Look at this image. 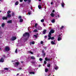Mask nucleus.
<instances>
[{
	"mask_svg": "<svg viewBox=\"0 0 76 76\" xmlns=\"http://www.w3.org/2000/svg\"><path fill=\"white\" fill-rule=\"evenodd\" d=\"M54 32V31L53 30H51L49 34L48 37L49 38H48V39H54V37H53L51 38V33H53Z\"/></svg>",
	"mask_w": 76,
	"mask_h": 76,
	"instance_id": "f257e3e1",
	"label": "nucleus"
},
{
	"mask_svg": "<svg viewBox=\"0 0 76 76\" xmlns=\"http://www.w3.org/2000/svg\"><path fill=\"white\" fill-rule=\"evenodd\" d=\"M5 58V56L4 55V56L3 58H1L0 59V62H2L3 63L4 62V59Z\"/></svg>",
	"mask_w": 76,
	"mask_h": 76,
	"instance_id": "f03ea898",
	"label": "nucleus"
},
{
	"mask_svg": "<svg viewBox=\"0 0 76 76\" xmlns=\"http://www.w3.org/2000/svg\"><path fill=\"white\" fill-rule=\"evenodd\" d=\"M10 50V48L8 46H7L5 47V51H8Z\"/></svg>",
	"mask_w": 76,
	"mask_h": 76,
	"instance_id": "7ed1b4c3",
	"label": "nucleus"
},
{
	"mask_svg": "<svg viewBox=\"0 0 76 76\" xmlns=\"http://www.w3.org/2000/svg\"><path fill=\"white\" fill-rule=\"evenodd\" d=\"M27 36V37H29V33H26L23 35V37H26Z\"/></svg>",
	"mask_w": 76,
	"mask_h": 76,
	"instance_id": "20e7f679",
	"label": "nucleus"
},
{
	"mask_svg": "<svg viewBox=\"0 0 76 76\" xmlns=\"http://www.w3.org/2000/svg\"><path fill=\"white\" fill-rule=\"evenodd\" d=\"M17 38L16 37H13L11 38L12 41H15V39H16Z\"/></svg>",
	"mask_w": 76,
	"mask_h": 76,
	"instance_id": "39448f33",
	"label": "nucleus"
},
{
	"mask_svg": "<svg viewBox=\"0 0 76 76\" xmlns=\"http://www.w3.org/2000/svg\"><path fill=\"white\" fill-rule=\"evenodd\" d=\"M19 62H16L15 64V67H17L19 65Z\"/></svg>",
	"mask_w": 76,
	"mask_h": 76,
	"instance_id": "423d86ee",
	"label": "nucleus"
},
{
	"mask_svg": "<svg viewBox=\"0 0 76 76\" xmlns=\"http://www.w3.org/2000/svg\"><path fill=\"white\" fill-rule=\"evenodd\" d=\"M45 60H46V61H50V58H45Z\"/></svg>",
	"mask_w": 76,
	"mask_h": 76,
	"instance_id": "0eeeda50",
	"label": "nucleus"
},
{
	"mask_svg": "<svg viewBox=\"0 0 76 76\" xmlns=\"http://www.w3.org/2000/svg\"><path fill=\"white\" fill-rule=\"evenodd\" d=\"M65 5V4L63 2V1H62V3H61V6L63 7H64V6Z\"/></svg>",
	"mask_w": 76,
	"mask_h": 76,
	"instance_id": "6e6552de",
	"label": "nucleus"
},
{
	"mask_svg": "<svg viewBox=\"0 0 76 76\" xmlns=\"http://www.w3.org/2000/svg\"><path fill=\"white\" fill-rule=\"evenodd\" d=\"M51 44L52 45H54L55 44V41H54V42L53 41H52L51 42Z\"/></svg>",
	"mask_w": 76,
	"mask_h": 76,
	"instance_id": "1a4fd4ad",
	"label": "nucleus"
},
{
	"mask_svg": "<svg viewBox=\"0 0 76 76\" xmlns=\"http://www.w3.org/2000/svg\"><path fill=\"white\" fill-rule=\"evenodd\" d=\"M11 17V14H8L7 15V18H10Z\"/></svg>",
	"mask_w": 76,
	"mask_h": 76,
	"instance_id": "9d476101",
	"label": "nucleus"
},
{
	"mask_svg": "<svg viewBox=\"0 0 76 76\" xmlns=\"http://www.w3.org/2000/svg\"><path fill=\"white\" fill-rule=\"evenodd\" d=\"M35 44V42H34V41H33L31 42H30V45H32V44Z\"/></svg>",
	"mask_w": 76,
	"mask_h": 76,
	"instance_id": "9b49d317",
	"label": "nucleus"
},
{
	"mask_svg": "<svg viewBox=\"0 0 76 76\" xmlns=\"http://www.w3.org/2000/svg\"><path fill=\"white\" fill-rule=\"evenodd\" d=\"M50 16H51L52 17H54V14L52 12L50 14Z\"/></svg>",
	"mask_w": 76,
	"mask_h": 76,
	"instance_id": "f8f14e48",
	"label": "nucleus"
},
{
	"mask_svg": "<svg viewBox=\"0 0 76 76\" xmlns=\"http://www.w3.org/2000/svg\"><path fill=\"white\" fill-rule=\"evenodd\" d=\"M19 4V2L18 1H16L15 2V5H16V6H17V5H18Z\"/></svg>",
	"mask_w": 76,
	"mask_h": 76,
	"instance_id": "ddd939ff",
	"label": "nucleus"
},
{
	"mask_svg": "<svg viewBox=\"0 0 76 76\" xmlns=\"http://www.w3.org/2000/svg\"><path fill=\"white\" fill-rule=\"evenodd\" d=\"M7 18V17H3L2 18V19L3 20H6Z\"/></svg>",
	"mask_w": 76,
	"mask_h": 76,
	"instance_id": "4468645a",
	"label": "nucleus"
},
{
	"mask_svg": "<svg viewBox=\"0 0 76 76\" xmlns=\"http://www.w3.org/2000/svg\"><path fill=\"white\" fill-rule=\"evenodd\" d=\"M60 40H61V38L60 37H59L58 39V40L59 41H60Z\"/></svg>",
	"mask_w": 76,
	"mask_h": 76,
	"instance_id": "2eb2a0df",
	"label": "nucleus"
},
{
	"mask_svg": "<svg viewBox=\"0 0 76 76\" xmlns=\"http://www.w3.org/2000/svg\"><path fill=\"white\" fill-rule=\"evenodd\" d=\"M12 20H9L7 22V23H12Z\"/></svg>",
	"mask_w": 76,
	"mask_h": 76,
	"instance_id": "dca6fc26",
	"label": "nucleus"
},
{
	"mask_svg": "<svg viewBox=\"0 0 76 76\" xmlns=\"http://www.w3.org/2000/svg\"><path fill=\"white\" fill-rule=\"evenodd\" d=\"M38 30H37V29H35L33 31V32H38Z\"/></svg>",
	"mask_w": 76,
	"mask_h": 76,
	"instance_id": "f3484780",
	"label": "nucleus"
},
{
	"mask_svg": "<svg viewBox=\"0 0 76 76\" xmlns=\"http://www.w3.org/2000/svg\"><path fill=\"white\" fill-rule=\"evenodd\" d=\"M38 30H41V29H42V28L40 26H39L38 28Z\"/></svg>",
	"mask_w": 76,
	"mask_h": 76,
	"instance_id": "a211bd4d",
	"label": "nucleus"
},
{
	"mask_svg": "<svg viewBox=\"0 0 76 76\" xmlns=\"http://www.w3.org/2000/svg\"><path fill=\"white\" fill-rule=\"evenodd\" d=\"M51 22L52 23H54L55 22V19H52L51 20Z\"/></svg>",
	"mask_w": 76,
	"mask_h": 76,
	"instance_id": "6ab92c4d",
	"label": "nucleus"
},
{
	"mask_svg": "<svg viewBox=\"0 0 76 76\" xmlns=\"http://www.w3.org/2000/svg\"><path fill=\"white\" fill-rule=\"evenodd\" d=\"M38 7L39 9H41V5H39L38 6Z\"/></svg>",
	"mask_w": 76,
	"mask_h": 76,
	"instance_id": "aec40b11",
	"label": "nucleus"
},
{
	"mask_svg": "<svg viewBox=\"0 0 76 76\" xmlns=\"http://www.w3.org/2000/svg\"><path fill=\"white\" fill-rule=\"evenodd\" d=\"M23 19L22 18H20V22H22V21H23Z\"/></svg>",
	"mask_w": 76,
	"mask_h": 76,
	"instance_id": "412c9836",
	"label": "nucleus"
},
{
	"mask_svg": "<svg viewBox=\"0 0 76 76\" xmlns=\"http://www.w3.org/2000/svg\"><path fill=\"white\" fill-rule=\"evenodd\" d=\"M58 69V67L57 66H56V67H55V70H57Z\"/></svg>",
	"mask_w": 76,
	"mask_h": 76,
	"instance_id": "4be33fe9",
	"label": "nucleus"
},
{
	"mask_svg": "<svg viewBox=\"0 0 76 76\" xmlns=\"http://www.w3.org/2000/svg\"><path fill=\"white\" fill-rule=\"evenodd\" d=\"M4 25H5V24L4 23H2V24L1 27H3L4 26Z\"/></svg>",
	"mask_w": 76,
	"mask_h": 76,
	"instance_id": "5701e85b",
	"label": "nucleus"
},
{
	"mask_svg": "<svg viewBox=\"0 0 76 76\" xmlns=\"http://www.w3.org/2000/svg\"><path fill=\"white\" fill-rule=\"evenodd\" d=\"M45 32H46V30H45L43 31V34H45Z\"/></svg>",
	"mask_w": 76,
	"mask_h": 76,
	"instance_id": "b1692460",
	"label": "nucleus"
},
{
	"mask_svg": "<svg viewBox=\"0 0 76 76\" xmlns=\"http://www.w3.org/2000/svg\"><path fill=\"white\" fill-rule=\"evenodd\" d=\"M48 71V69L47 68L45 69V72H47Z\"/></svg>",
	"mask_w": 76,
	"mask_h": 76,
	"instance_id": "393cba45",
	"label": "nucleus"
},
{
	"mask_svg": "<svg viewBox=\"0 0 76 76\" xmlns=\"http://www.w3.org/2000/svg\"><path fill=\"white\" fill-rule=\"evenodd\" d=\"M4 69L6 70H9V68H4Z\"/></svg>",
	"mask_w": 76,
	"mask_h": 76,
	"instance_id": "a878e982",
	"label": "nucleus"
},
{
	"mask_svg": "<svg viewBox=\"0 0 76 76\" xmlns=\"http://www.w3.org/2000/svg\"><path fill=\"white\" fill-rule=\"evenodd\" d=\"M35 73L34 72H30V74H34Z\"/></svg>",
	"mask_w": 76,
	"mask_h": 76,
	"instance_id": "bb28decb",
	"label": "nucleus"
},
{
	"mask_svg": "<svg viewBox=\"0 0 76 76\" xmlns=\"http://www.w3.org/2000/svg\"><path fill=\"white\" fill-rule=\"evenodd\" d=\"M11 13V11H9L7 12V13L8 14H9V13Z\"/></svg>",
	"mask_w": 76,
	"mask_h": 76,
	"instance_id": "cd10ccee",
	"label": "nucleus"
},
{
	"mask_svg": "<svg viewBox=\"0 0 76 76\" xmlns=\"http://www.w3.org/2000/svg\"><path fill=\"white\" fill-rule=\"evenodd\" d=\"M15 53H18V50H17V49H16L15 50Z\"/></svg>",
	"mask_w": 76,
	"mask_h": 76,
	"instance_id": "c85d7f7f",
	"label": "nucleus"
},
{
	"mask_svg": "<svg viewBox=\"0 0 76 76\" xmlns=\"http://www.w3.org/2000/svg\"><path fill=\"white\" fill-rule=\"evenodd\" d=\"M31 59H35V57H34V56H32L31 57Z\"/></svg>",
	"mask_w": 76,
	"mask_h": 76,
	"instance_id": "c756f323",
	"label": "nucleus"
},
{
	"mask_svg": "<svg viewBox=\"0 0 76 76\" xmlns=\"http://www.w3.org/2000/svg\"><path fill=\"white\" fill-rule=\"evenodd\" d=\"M41 22H44V19L41 20Z\"/></svg>",
	"mask_w": 76,
	"mask_h": 76,
	"instance_id": "7c9ffc66",
	"label": "nucleus"
},
{
	"mask_svg": "<svg viewBox=\"0 0 76 76\" xmlns=\"http://www.w3.org/2000/svg\"><path fill=\"white\" fill-rule=\"evenodd\" d=\"M3 34V32L2 31H0V35H2Z\"/></svg>",
	"mask_w": 76,
	"mask_h": 76,
	"instance_id": "2f4dec72",
	"label": "nucleus"
},
{
	"mask_svg": "<svg viewBox=\"0 0 76 76\" xmlns=\"http://www.w3.org/2000/svg\"><path fill=\"white\" fill-rule=\"evenodd\" d=\"M34 38H37V35H34Z\"/></svg>",
	"mask_w": 76,
	"mask_h": 76,
	"instance_id": "473e14b6",
	"label": "nucleus"
},
{
	"mask_svg": "<svg viewBox=\"0 0 76 76\" xmlns=\"http://www.w3.org/2000/svg\"><path fill=\"white\" fill-rule=\"evenodd\" d=\"M38 25V24L37 23H36L35 25V27L36 28H37V26Z\"/></svg>",
	"mask_w": 76,
	"mask_h": 76,
	"instance_id": "72a5a7b5",
	"label": "nucleus"
},
{
	"mask_svg": "<svg viewBox=\"0 0 76 76\" xmlns=\"http://www.w3.org/2000/svg\"><path fill=\"white\" fill-rule=\"evenodd\" d=\"M44 63L45 64H47V61H44Z\"/></svg>",
	"mask_w": 76,
	"mask_h": 76,
	"instance_id": "f704fd0d",
	"label": "nucleus"
},
{
	"mask_svg": "<svg viewBox=\"0 0 76 76\" xmlns=\"http://www.w3.org/2000/svg\"><path fill=\"white\" fill-rule=\"evenodd\" d=\"M31 12H29L28 13V14L29 15H31Z\"/></svg>",
	"mask_w": 76,
	"mask_h": 76,
	"instance_id": "c9c22d12",
	"label": "nucleus"
},
{
	"mask_svg": "<svg viewBox=\"0 0 76 76\" xmlns=\"http://www.w3.org/2000/svg\"><path fill=\"white\" fill-rule=\"evenodd\" d=\"M27 1H28V3H31V0H28Z\"/></svg>",
	"mask_w": 76,
	"mask_h": 76,
	"instance_id": "e433bc0d",
	"label": "nucleus"
},
{
	"mask_svg": "<svg viewBox=\"0 0 76 76\" xmlns=\"http://www.w3.org/2000/svg\"><path fill=\"white\" fill-rule=\"evenodd\" d=\"M47 66H48V67H50V64H48L47 65Z\"/></svg>",
	"mask_w": 76,
	"mask_h": 76,
	"instance_id": "4c0bfd02",
	"label": "nucleus"
},
{
	"mask_svg": "<svg viewBox=\"0 0 76 76\" xmlns=\"http://www.w3.org/2000/svg\"><path fill=\"white\" fill-rule=\"evenodd\" d=\"M40 61H42V59L41 58H40L39 59Z\"/></svg>",
	"mask_w": 76,
	"mask_h": 76,
	"instance_id": "58836bf2",
	"label": "nucleus"
},
{
	"mask_svg": "<svg viewBox=\"0 0 76 76\" xmlns=\"http://www.w3.org/2000/svg\"><path fill=\"white\" fill-rule=\"evenodd\" d=\"M58 17V18H59L60 17V16L59 15H57V16H56V17Z\"/></svg>",
	"mask_w": 76,
	"mask_h": 76,
	"instance_id": "ea45409f",
	"label": "nucleus"
},
{
	"mask_svg": "<svg viewBox=\"0 0 76 76\" xmlns=\"http://www.w3.org/2000/svg\"><path fill=\"white\" fill-rule=\"evenodd\" d=\"M12 15L13 16H14V15H15V14H14V13L13 12L12 13Z\"/></svg>",
	"mask_w": 76,
	"mask_h": 76,
	"instance_id": "a19ab883",
	"label": "nucleus"
},
{
	"mask_svg": "<svg viewBox=\"0 0 76 76\" xmlns=\"http://www.w3.org/2000/svg\"><path fill=\"white\" fill-rule=\"evenodd\" d=\"M41 44H43V42L42 41L41 42Z\"/></svg>",
	"mask_w": 76,
	"mask_h": 76,
	"instance_id": "79ce46f5",
	"label": "nucleus"
},
{
	"mask_svg": "<svg viewBox=\"0 0 76 76\" xmlns=\"http://www.w3.org/2000/svg\"><path fill=\"white\" fill-rule=\"evenodd\" d=\"M29 53H31V54H33V53L32 52H30Z\"/></svg>",
	"mask_w": 76,
	"mask_h": 76,
	"instance_id": "37998d69",
	"label": "nucleus"
},
{
	"mask_svg": "<svg viewBox=\"0 0 76 76\" xmlns=\"http://www.w3.org/2000/svg\"><path fill=\"white\" fill-rule=\"evenodd\" d=\"M29 69H31V66H29L28 68Z\"/></svg>",
	"mask_w": 76,
	"mask_h": 76,
	"instance_id": "c03bdc74",
	"label": "nucleus"
},
{
	"mask_svg": "<svg viewBox=\"0 0 76 76\" xmlns=\"http://www.w3.org/2000/svg\"><path fill=\"white\" fill-rule=\"evenodd\" d=\"M64 28V26H62L61 27V29H62V28Z\"/></svg>",
	"mask_w": 76,
	"mask_h": 76,
	"instance_id": "a18cd8bd",
	"label": "nucleus"
},
{
	"mask_svg": "<svg viewBox=\"0 0 76 76\" xmlns=\"http://www.w3.org/2000/svg\"><path fill=\"white\" fill-rule=\"evenodd\" d=\"M20 2H22L23 1V0H20Z\"/></svg>",
	"mask_w": 76,
	"mask_h": 76,
	"instance_id": "49530a36",
	"label": "nucleus"
},
{
	"mask_svg": "<svg viewBox=\"0 0 76 76\" xmlns=\"http://www.w3.org/2000/svg\"><path fill=\"white\" fill-rule=\"evenodd\" d=\"M53 4V2H51V4Z\"/></svg>",
	"mask_w": 76,
	"mask_h": 76,
	"instance_id": "de8ad7c7",
	"label": "nucleus"
},
{
	"mask_svg": "<svg viewBox=\"0 0 76 76\" xmlns=\"http://www.w3.org/2000/svg\"><path fill=\"white\" fill-rule=\"evenodd\" d=\"M28 0H24V1L25 2L27 1Z\"/></svg>",
	"mask_w": 76,
	"mask_h": 76,
	"instance_id": "09e8293b",
	"label": "nucleus"
},
{
	"mask_svg": "<svg viewBox=\"0 0 76 76\" xmlns=\"http://www.w3.org/2000/svg\"><path fill=\"white\" fill-rule=\"evenodd\" d=\"M19 70H22V68H19Z\"/></svg>",
	"mask_w": 76,
	"mask_h": 76,
	"instance_id": "8fccbe9b",
	"label": "nucleus"
},
{
	"mask_svg": "<svg viewBox=\"0 0 76 76\" xmlns=\"http://www.w3.org/2000/svg\"><path fill=\"white\" fill-rule=\"evenodd\" d=\"M19 18L20 19V18H21V16H19Z\"/></svg>",
	"mask_w": 76,
	"mask_h": 76,
	"instance_id": "3c124183",
	"label": "nucleus"
},
{
	"mask_svg": "<svg viewBox=\"0 0 76 76\" xmlns=\"http://www.w3.org/2000/svg\"><path fill=\"white\" fill-rule=\"evenodd\" d=\"M55 12V11H54V10H53V11H52V12Z\"/></svg>",
	"mask_w": 76,
	"mask_h": 76,
	"instance_id": "603ef678",
	"label": "nucleus"
},
{
	"mask_svg": "<svg viewBox=\"0 0 76 76\" xmlns=\"http://www.w3.org/2000/svg\"><path fill=\"white\" fill-rule=\"evenodd\" d=\"M45 53H43V56H45Z\"/></svg>",
	"mask_w": 76,
	"mask_h": 76,
	"instance_id": "864d4df0",
	"label": "nucleus"
},
{
	"mask_svg": "<svg viewBox=\"0 0 76 76\" xmlns=\"http://www.w3.org/2000/svg\"><path fill=\"white\" fill-rule=\"evenodd\" d=\"M47 36H45V38H47Z\"/></svg>",
	"mask_w": 76,
	"mask_h": 76,
	"instance_id": "5fc2aeb1",
	"label": "nucleus"
},
{
	"mask_svg": "<svg viewBox=\"0 0 76 76\" xmlns=\"http://www.w3.org/2000/svg\"><path fill=\"white\" fill-rule=\"evenodd\" d=\"M21 62L22 63H23V61H21Z\"/></svg>",
	"mask_w": 76,
	"mask_h": 76,
	"instance_id": "6e6d98bb",
	"label": "nucleus"
},
{
	"mask_svg": "<svg viewBox=\"0 0 76 76\" xmlns=\"http://www.w3.org/2000/svg\"><path fill=\"white\" fill-rule=\"evenodd\" d=\"M39 1H41V0H38Z\"/></svg>",
	"mask_w": 76,
	"mask_h": 76,
	"instance_id": "4d7b16f0",
	"label": "nucleus"
},
{
	"mask_svg": "<svg viewBox=\"0 0 76 76\" xmlns=\"http://www.w3.org/2000/svg\"><path fill=\"white\" fill-rule=\"evenodd\" d=\"M1 11H0V13H1Z\"/></svg>",
	"mask_w": 76,
	"mask_h": 76,
	"instance_id": "13d9d810",
	"label": "nucleus"
},
{
	"mask_svg": "<svg viewBox=\"0 0 76 76\" xmlns=\"http://www.w3.org/2000/svg\"><path fill=\"white\" fill-rule=\"evenodd\" d=\"M17 75H19V74H17Z\"/></svg>",
	"mask_w": 76,
	"mask_h": 76,
	"instance_id": "bf43d9fd",
	"label": "nucleus"
},
{
	"mask_svg": "<svg viewBox=\"0 0 76 76\" xmlns=\"http://www.w3.org/2000/svg\"><path fill=\"white\" fill-rule=\"evenodd\" d=\"M43 52H44V51L43 50V51H42V52L43 53Z\"/></svg>",
	"mask_w": 76,
	"mask_h": 76,
	"instance_id": "052dcab7",
	"label": "nucleus"
},
{
	"mask_svg": "<svg viewBox=\"0 0 76 76\" xmlns=\"http://www.w3.org/2000/svg\"><path fill=\"white\" fill-rule=\"evenodd\" d=\"M1 0H0V1H1Z\"/></svg>",
	"mask_w": 76,
	"mask_h": 76,
	"instance_id": "680f3d73",
	"label": "nucleus"
},
{
	"mask_svg": "<svg viewBox=\"0 0 76 76\" xmlns=\"http://www.w3.org/2000/svg\"><path fill=\"white\" fill-rule=\"evenodd\" d=\"M43 66H44V65L43 64Z\"/></svg>",
	"mask_w": 76,
	"mask_h": 76,
	"instance_id": "e2e57ef3",
	"label": "nucleus"
},
{
	"mask_svg": "<svg viewBox=\"0 0 76 76\" xmlns=\"http://www.w3.org/2000/svg\"><path fill=\"white\" fill-rule=\"evenodd\" d=\"M41 66V65H39V66Z\"/></svg>",
	"mask_w": 76,
	"mask_h": 76,
	"instance_id": "0e129e2a",
	"label": "nucleus"
},
{
	"mask_svg": "<svg viewBox=\"0 0 76 76\" xmlns=\"http://www.w3.org/2000/svg\"><path fill=\"white\" fill-rule=\"evenodd\" d=\"M0 50H1V49H0Z\"/></svg>",
	"mask_w": 76,
	"mask_h": 76,
	"instance_id": "69168bd1",
	"label": "nucleus"
},
{
	"mask_svg": "<svg viewBox=\"0 0 76 76\" xmlns=\"http://www.w3.org/2000/svg\"><path fill=\"white\" fill-rule=\"evenodd\" d=\"M31 10H32V8H31Z\"/></svg>",
	"mask_w": 76,
	"mask_h": 76,
	"instance_id": "338daca9",
	"label": "nucleus"
},
{
	"mask_svg": "<svg viewBox=\"0 0 76 76\" xmlns=\"http://www.w3.org/2000/svg\"><path fill=\"white\" fill-rule=\"evenodd\" d=\"M20 46H22V45H20Z\"/></svg>",
	"mask_w": 76,
	"mask_h": 76,
	"instance_id": "774afa93",
	"label": "nucleus"
}]
</instances>
